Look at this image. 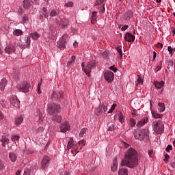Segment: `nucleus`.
Instances as JSON below:
<instances>
[{"label": "nucleus", "instance_id": "18", "mask_svg": "<svg viewBox=\"0 0 175 175\" xmlns=\"http://www.w3.org/2000/svg\"><path fill=\"white\" fill-rule=\"evenodd\" d=\"M133 17V12L132 11H128L123 15L124 20L129 21L130 18Z\"/></svg>", "mask_w": 175, "mask_h": 175}, {"label": "nucleus", "instance_id": "4", "mask_svg": "<svg viewBox=\"0 0 175 175\" xmlns=\"http://www.w3.org/2000/svg\"><path fill=\"white\" fill-rule=\"evenodd\" d=\"M152 126L154 132L159 135L160 133H163L165 131V124H163V122L159 120L157 122L152 123Z\"/></svg>", "mask_w": 175, "mask_h": 175}, {"label": "nucleus", "instance_id": "21", "mask_svg": "<svg viewBox=\"0 0 175 175\" xmlns=\"http://www.w3.org/2000/svg\"><path fill=\"white\" fill-rule=\"evenodd\" d=\"M14 50V46L8 45L5 47V51L7 54H11L12 51Z\"/></svg>", "mask_w": 175, "mask_h": 175}, {"label": "nucleus", "instance_id": "34", "mask_svg": "<svg viewBox=\"0 0 175 175\" xmlns=\"http://www.w3.org/2000/svg\"><path fill=\"white\" fill-rule=\"evenodd\" d=\"M76 59V56L72 55L71 59L67 63L68 66H72L73 64H75V61Z\"/></svg>", "mask_w": 175, "mask_h": 175}, {"label": "nucleus", "instance_id": "60", "mask_svg": "<svg viewBox=\"0 0 175 175\" xmlns=\"http://www.w3.org/2000/svg\"><path fill=\"white\" fill-rule=\"evenodd\" d=\"M128 28H129V26L125 25L122 27V31H126V29H128Z\"/></svg>", "mask_w": 175, "mask_h": 175}, {"label": "nucleus", "instance_id": "13", "mask_svg": "<svg viewBox=\"0 0 175 175\" xmlns=\"http://www.w3.org/2000/svg\"><path fill=\"white\" fill-rule=\"evenodd\" d=\"M36 170V165L33 166V167H31V165H28L24 170L23 175H31V172H33Z\"/></svg>", "mask_w": 175, "mask_h": 175}, {"label": "nucleus", "instance_id": "26", "mask_svg": "<svg viewBox=\"0 0 175 175\" xmlns=\"http://www.w3.org/2000/svg\"><path fill=\"white\" fill-rule=\"evenodd\" d=\"M31 38L33 39V40H38L39 38L40 37V35L38 33V32L31 33L30 34Z\"/></svg>", "mask_w": 175, "mask_h": 175}, {"label": "nucleus", "instance_id": "54", "mask_svg": "<svg viewBox=\"0 0 175 175\" xmlns=\"http://www.w3.org/2000/svg\"><path fill=\"white\" fill-rule=\"evenodd\" d=\"M5 167V163L2 160H0V170H2Z\"/></svg>", "mask_w": 175, "mask_h": 175}, {"label": "nucleus", "instance_id": "46", "mask_svg": "<svg viewBox=\"0 0 175 175\" xmlns=\"http://www.w3.org/2000/svg\"><path fill=\"white\" fill-rule=\"evenodd\" d=\"M137 83H139V84H143L144 79H143V78L142 77V76L138 75V78H137Z\"/></svg>", "mask_w": 175, "mask_h": 175}, {"label": "nucleus", "instance_id": "7", "mask_svg": "<svg viewBox=\"0 0 175 175\" xmlns=\"http://www.w3.org/2000/svg\"><path fill=\"white\" fill-rule=\"evenodd\" d=\"M67 150L69 151V150H71L70 152L72 154H73V151H75V152H79V146L75 144V142H73V139H70V141L67 144Z\"/></svg>", "mask_w": 175, "mask_h": 175}, {"label": "nucleus", "instance_id": "50", "mask_svg": "<svg viewBox=\"0 0 175 175\" xmlns=\"http://www.w3.org/2000/svg\"><path fill=\"white\" fill-rule=\"evenodd\" d=\"M173 150V146H172V145H168L166 148H165V151L167 152H169V151Z\"/></svg>", "mask_w": 175, "mask_h": 175}, {"label": "nucleus", "instance_id": "17", "mask_svg": "<svg viewBox=\"0 0 175 175\" xmlns=\"http://www.w3.org/2000/svg\"><path fill=\"white\" fill-rule=\"evenodd\" d=\"M147 122H148V118H145L137 123V128H142V126H143V125H146Z\"/></svg>", "mask_w": 175, "mask_h": 175}, {"label": "nucleus", "instance_id": "14", "mask_svg": "<svg viewBox=\"0 0 175 175\" xmlns=\"http://www.w3.org/2000/svg\"><path fill=\"white\" fill-rule=\"evenodd\" d=\"M124 39L126 42H135V36L132 35L131 33H126Z\"/></svg>", "mask_w": 175, "mask_h": 175}, {"label": "nucleus", "instance_id": "45", "mask_svg": "<svg viewBox=\"0 0 175 175\" xmlns=\"http://www.w3.org/2000/svg\"><path fill=\"white\" fill-rule=\"evenodd\" d=\"M85 132H87V129H85V128L82 129V130L81 131V132L79 133L80 137H83V136H84V135H85Z\"/></svg>", "mask_w": 175, "mask_h": 175}, {"label": "nucleus", "instance_id": "8", "mask_svg": "<svg viewBox=\"0 0 175 175\" xmlns=\"http://www.w3.org/2000/svg\"><path fill=\"white\" fill-rule=\"evenodd\" d=\"M17 88L18 91L21 92H29V88H31V85L28 82H23L22 84L18 85Z\"/></svg>", "mask_w": 175, "mask_h": 175}, {"label": "nucleus", "instance_id": "41", "mask_svg": "<svg viewBox=\"0 0 175 175\" xmlns=\"http://www.w3.org/2000/svg\"><path fill=\"white\" fill-rule=\"evenodd\" d=\"M152 116L154 118H161V115L157 113L155 111H152Z\"/></svg>", "mask_w": 175, "mask_h": 175}, {"label": "nucleus", "instance_id": "47", "mask_svg": "<svg viewBox=\"0 0 175 175\" xmlns=\"http://www.w3.org/2000/svg\"><path fill=\"white\" fill-rule=\"evenodd\" d=\"M117 106V104H113L112 106L111 107V109L108 111L109 113H111L112 111H114V109H116V107Z\"/></svg>", "mask_w": 175, "mask_h": 175}, {"label": "nucleus", "instance_id": "59", "mask_svg": "<svg viewBox=\"0 0 175 175\" xmlns=\"http://www.w3.org/2000/svg\"><path fill=\"white\" fill-rule=\"evenodd\" d=\"M44 131V129L43 127H39L38 129H37V133H39V132H43Z\"/></svg>", "mask_w": 175, "mask_h": 175}, {"label": "nucleus", "instance_id": "33", "mask_svg": "<svg viewBox=\"0 0 175 175\" xmlns=\"http://www.w3.org/2000/svg\"><path fill=\"white\" fill-rule=\"evenodd\" d=\"M1 143H3L2 144L3 147H5L6 144L9 143V139H8V137H3L1 139Z\"/></svg>", "mask_w": 175, "mask_h": 175}, {"label": "nucleus", "instance_id": "20", "mask_svg": "<svg viewBox=\"0 0 175 175\" xmlns=\"http://www.w3.org/2000/svg\"><path fill=\"white\" fill-rule=\"evenodd\" d=\"M52 121L54 122H57V124H59L62 121V117L59 115H55L52 117Z\"/></svg>", "mask_w": 175, "mask_h": 175}, {"label": "nucleus", "instance_id": "15", "mask_svg": "<svg viewBox=\"0 0 175 175\" xmlns=\"http://www.w3.org/2000/svg\"><path fill=\"white\" fill-rule=\"evenodd\" d=\"M51 97L54 98L55 99L61 100V99H62V98H64V95L62 94V93H59L58 92H53L51 95Z\"/></svg>", "mask_w": 175, "mask_h": 175}, {"label": "nucleus", "instance_id": "12", "mask_svg": "<svg viewBox=\"0 0 175 175\" xmlns=\"http://www.w3.org/2000/svg\"><path fill=\"white\" fill-rule=\"evenodd\" d=\"M104 77L108 83H111L114 80V73L111 71H108L104 74Z\"/></svg>", "mask_w": 175, "mask_h": 175}, {"label": "nucleus", "instance_id": "38", "mask_svg": "<svg viewBox=\"0 0 175 175\" xmlns=\"http://www.w3.org/2000/svg\"><path fill=\"white\" fill-rule=\"evenodd\" d=\"M118 117L120 122L122 123L124 122V121H125V117L124 116V115H122V113L120 112L118 114Z\"/></svg>", "mask_w": 175, "mask_h": 175}, {"label": "nucleus", "instance_id": "3", "mask_svg": "<svg viewBox=\"0 0 175 175\" xmlns=\"http://www.w3.org/2000/svg\"><path fill=\"white\" fill-rule=\"evenodd\" d=\"M61 110V106L59 105L51 103L48 104L47 113L51 116H54L57 114Z\"/></svg>", "mask_w": 175, "mask_h": 175}, {"label": "nucleus", "instance_id": "53", "mask_svg": "<svg viewBox=\"0 0 175 175\" xmlns=\"http://www.w3.org/2000/svg\"><path fill=\"white\" fill-rule=\"evenodd\" d=\"M29 44H31V38L27 37L26 47H29Z\"/></svg>", "mask_w": 175, "mask_h": 175}, {"label": "nucleus", "instance_id": "42", "mask_svg": "<svg viewBox=\"0 0 175 175\" xmlns=\"http://www.w3.org/2000/svg\"><path fill=\"white\" fill-rule=\"evenodd\" d=\"M129 125L131 127L135 126V125H136V120H135L133 118H131L129 120Z\"/></svg>", "mask_w": 175, "mask_h": 175}, {"label": "nucleus", "instance_id": "27", "mask_svg": "<svg viewBox=\"0 0 175 175\" xmlns=\"http://www.w3.org/2000/svg\"><path fill=\"white\" fill-rule=\"evenodd\" d=\"M37 113H38V115H37V116H36V118H38V121H39L40 122H43V118H44L43 117V113H40V111H37Z\"/></svg>", "mask_w": 175, "mask_h": 175}, {"label": "nucleus", "instance_id": "48", "mask_svg": "<svg viewBox=\"0 0 175 175\" xmlns=\"http://www.w3.org/2000/svg\"><path fill=\"white\" fill-rule=\"evenodd\" d=\"M64 6L66 8H72V6H73V2L70 1L68 3H65Z\"/></svg>", "mask_w": 175, "mask_h": 175}, {"label": "nucleus", "instance_id": "63", "mask_svg": "<svg viewBox=\"0 0 175 175\" xmlns=\"http://www.w3.org/2000/svg\"><path fill=\"white\" fill-rule=\"evenodd\" d=\"M68 36V34L63 35L62 37V40H66Z\"/></svg>", "mask_w": 175, "mask_h": 175}, {"label": "nucleus", "instance_id": "58", "mask_svg": "<svg viewBox=\"0 0 175 175\" xmlns=\"http://www.w3.org/2000/svg\"><path fill=\"white\" fill-rule=\"evenodd\" d=\"M152 154H154V151L152 150L148 151V155L150 158H152Z\"/></svg>", "mask_w": 175, "mask_h": 175}, {"label": "nucleus", "instance_id": "1", "mask_svg": "<svg viewBox=\"0 0 175 175\" xmlns=\"http://www.w3.org/2000/svg\"><path fill=\"white\" fill-rule=\"evenodd\" d=\"M122 166L127 167H135L139 165V154L133 148L127 150L124 154V159L122 160Z\"/></svg>", "mask_w": 175, "mask_h": 175}, {"label": "nucleus", "instance_id": "35", "mask_svg": "<svg viewBox=\"0 0 175 175\" xmlns=\"http://www.w3.org/2000/svg\"><path fill=\"white\" fill-rule=\"evenodd\" d=\"M101 55L103 58H107L109 55H110V52L108 51H104L103 52H101Z\"/></svg>", "mask_w": 175, "mask_h": 175}, {"label": "nucleus", "instance_id": "40", "mask_svg": "<svg viewBox=\"0 0 175 175\" xmlns=\"http://www.w3.org/2000/svg\"><path fill=\"white\" fill-rule=\"evenodd\" d=\"M115 129H116V126H114V124L112 123L109 125L107 131L108 132H114Z\"/></svg>", "mask_w": 175, "mask_h": 175}, {"label": "nucleus", "instance_id": "9", "mask_svg": "<svg viewBox=\"0 0 175 175\" xmlns=\"http://www.w3.org/2000/svg\"><path fill=\"white\" fill-rule=\"evenodd\" d=\"M50 157L48 156H44L43 157V159L41 162V168L42 170H46L47 167H49V165H50Z\"/></svg>", "mask_w": 175, "mask_h": 175}, {"label": "nucleus", "instance_id": "57", "mask_svg": "<svg viewBox=\"0 0 175 175\" xmlns=\"http://www.w3.org/2000/svg\"><path fill=\"white\" fill-rule=\"evenodd\" d=\"M110 70L113 72H116L118 70L117 68L114 67L113 66L109 67Z\"/></svg>", "mask_w": 175, "mask_h": 175}, {"label": "nucleus", "instance_id": "55", "mask_svg": "<svg viewBox=\"0 0 175 175\" xmlns=\"http://www.w3.org/2000/svg\"><path fill=\"white\" fill-rule=\"evenodd\" d=\"M155 46L157 49H162L163 47V44L161 42H158Z\"/></svg>", "mask_w": 175, "mask_h": 175}, {"label": "nucleus", "instance_id": "43", "mask_svg": "<svg viewBox=\"0 0 175 175\" xmlns=\"http://www.w3.org/2000/svg\"><path fill=\"white\" fill-rule=\"evenodd\" d=\"M84 146H85V142H84V140H81L79 142V150H81L83 147H84Z\"/></svg>", "mask_w": 175, "mask_h": 175}, {"label": "nucleus", "instance_id": "28", "mask_svg": "<svg viewBox=\"0 0 175 175\" xmlns=\"http://www.w3.org/2000/svg\"><path fill=\"white\" fill-rule=\"evenodd\" d=\"M12 104L16 107L17 106H20V100L17 98H12Z\"/></svg>", "mask_w": 175, "mask_h": 175}, {"label": "nucleus", "instance_id": "2", "mask_svg": "<svg viewBox=\"0 0 175 175\" xmlns=\"http://www.w3.org/2000/svg\"><path fill=\"white\" fill-rule=\"evenodd\" d=\"M96 65L95 60H92L88 63L87 66L84 65V63L81 64L82 70L90 77L91 76V70L94 69Z\"/></svg>", "mask_w": 175, "mask_h": 175}, {"label": "nucleus", "instance_id": "44", "mask_svg": "<svg viewBox=\"0 0 175 175\" xmlns=\"http://www.w3.org/2000/svg\"><path fill=\"white\" fill-rule=\"evenodd\" d=\"M117 51L119 53V55H118V57L120 58V59H121V58H122V50L120 48H117Z\"/></svg>", "mask_w": 175, "mask_h": 175}, {"label": "nucleus", "instance_id": "24", "mask_svg": "<svg viewBox=\"0 0 175 175\" xmlns=\"http://www.w3.org/2000/svg\"><path fill=\"white\" fill-rule=\"evenodd\" d=\"M23 121H24V118H23L22 116L16 118V119L15 120V124H16V126H18L19 125H21V124L23 122Z\"/></svg>", "mask_w": 175, "mask_h": 175}, {"label": "nucleus", "instance_id": "49", "mask_svg": "<svg viewBox=\"0 0 175 175\" xmlns=\"http://www.w3.org/2000/svg\"><path fill=\"white\" fill-rule=\"evenodd\" d=\"M167 50H168V51H169V53H170V54L171 55V57H172V55H173V54H174V53H173V48H172L171 46H169L167 47Z\"/></svg>", "mask_w": 175, "mask_h": 175}, {"label": "nucleus", "instance_id": "61", "mask_svg": "<svg viewBox=\"0 0 175 175\" xmlns=\"http://www.w3.org/2000/svg\"><path fill=\"white\" fill-rule=\"evenodd\" d=\"M170 158V156H169V154H165L164 161L166 162V161H167V159H169Z\"/></svg>", "mask_w": 175, "mask_h": 175}, {"label": "nucleus", "instance_id": "64", "mask_svg": "<svg viewBox=\"0 0 175 175\" xmlns=\"http://www.w3.org/2000/svg\"><path fill=\"white\" fill-rule=\"evenodd\" d=\"M157 58V52L154 51L153 52V59H155Z\"/></svg>", "mask_w": 175, "mask_h": 175}, {"label": "nucleus", "instance_id": "22", "mask_svg": "<svg viewBox=\"0 0 175 175\" xmlns=\"http://www.w3.org/2000/svg\"><path fill=\"white\" fill-rule=\"evenodd\" d=\"M32 5V0H24L23 1V7L25 9H28L29 6Z\"/></svg>", "mask_w": 175, "mask_h": 175}, {"label": "nucleus", "instance_id": "16", "mask_svg": "<svg viewBox=\"0 0 175 175\" xmlns=\"http://www.w3.org/2000/svg\"><path fill=\"white\" fill-rule=\"evenodd\" d=\"M49 18V12L47 11V8H43L42 11L41 12L40 18Z\"/></svg>", "mask_w": 175, "mask_h": 175}, {"label": "nucleus", "instance_id": "31", "mask_svg": "<svg viewBox=\"0 0 175 175\" xmlns=\"http://www.w3.org/2000/svg\"><path fill=\"white\" fill-rule=\"evenodd\" d=\"M159 110L160 113H163V111H165V103H159Z\"/></svg>", "mask_w": 175, "mask_h": 175}, {"label": "nucleus", "instance_id": "10", "mask_svg": "<svg viewBox=\"0 0 175 175\" xmlns=\"http://www.w3.org/2000/svg\"><path fill=\"white\" fill-rule=\"evenodd\" d=\"M69 21L68 19L64 18V16L59 17V19H57V23L60 27H62V28H66L68 25Z\"/></svg>", "mask_w": 175, "mask_h": 175}, {"label": "nucleus", "instance_id": "32", "mask_svg": "<svg viewBox=\"0 0 175 175\" xmlns=\"http://www.w3.org/2000/svg\"><path fill=\"white\" fill-rule=\"evenodd\" d=\"M118 175H128V170L125 168H121L119 170Z\"/></svg>", "mask_w": 175, "mask_h": 175}, {"label": "nucleus", "instance_id": "51", "mask_svg": "<svg viewBox=\"0 0 175 175\" xmlns=\"http://www.w3.org/2000/svg\"><path fill=\"white\" fill-rule=\"evenodd\" d=\"M18 139H20V136H18V135H13L12 137V140L13 142H16V140H18Z\"/></svg>", "mask_w": 175, "mask_h": 175}, {"label": "nucleus", "instance_id": "11", "mask_svg": "<svg viewBox=\"0 0 175 175\" xmlns=\"http://www.w3.org/2000/svg\"><path fill=\"white\" fill-rule=\"evenodd\" d=\"M59 128L60 132H62L63 133L68 132V131H70V125H69V122H68V121L62 123Z\"/></svg>", "mask_w": 175, "mask_h": 175}, {"label": "nucleus", "instance_id": "29", "mask_svg": "<svg viewBox=\"0 0 175 175\" xmlns=\"http://www.w3.org/2000/svg\"><path fill=\"white\" fill-rule=\"evenodd\" d=\"M97 12H92V20H91V23L92 24H95L96 23V16Z\"/></svg>", "mask_w": 175, "mask_h": 175}, {"label": "nucleus", "instance_id": "25", "mask_svg": "<svg viewBox=\"0 0 175 175\" xmlns=\"http://www.w3.org/2000/svg\"><path fill=\"white\" fill-rule=\"evenodd\" d=\"M164 84H165V82H163V81H161L160 82L156 81L154 83V86L156 87V88L161 90V88H162V87H163Z\"/></svg>", "mask_w": 175, "mask_h": 175}, {"label": "nucleus", "instance_id": "5", "mask_svg": "<svg viewBox=\"0 0 175 175\" xmlns=\"http://www.w3.org/2000/svg\"><path fill=\"white\" fill-rule=\"evenodd\" d=\"M148 129H142L138 134H134V136L137 140H144V139H148Z\"/></svg>", "mask_w": 175, "mask_h": 175}, {"label": "nucleus", "instance_id": "6", "mask_svg": "<svg viewBox=\"0 0 175 175\" xmlns=\"http://www.w3.org/2000/svg\"><path fill=\"white\" fill-rule=\"evenodd\" d=\"M107 105L106 103L100 105L96 109L95 113L96 116H107L106 111H107Z\"/></svg>", "mask_w": 175, "mask_h": 175}, {"label": "nucleus", "instance_id": "56", "mask_svg": "<svg viewBox=\"0 0 175 175\" xmlns=\"http://www.w3.org/2000/svg\"><path fill=\"white\" fill-rule=\"evenodd\" d=\"M18 47H20L21 49H25V45H23V43L18 42L17 44Z\"/></svg>", "mask_w": 175, "mask_h": 175}, {"label": "nucleus", "instance_id": "19", "mask_svg": "<svg viewBox=\"0 0 175 175\" xmlns=\"http://www.w3.org/2000/svg\"><path fill=\"white\" fill-rule=\"evenodd\" d=\"M6 84H8V80L6 79L3 78L0 81V89L1 91H3L5 90V87H6Z\"/></svg>", "mask_w": 175, "mask_h": 175}, {"label": "nucleus", "instance_id": "23", "mask_svg": "<svg viewBox=\"0 0 175 175\" xmlns=\"http://www.w3.org/2000/svg\"><path fill=\"white\" fill-rule=\"evenodd\" d=\"M9 158L12 162H16V161H17V154L11 152L9 154Z\"/></svg>", "mask_w": 175, "mask_h": 175}, {"label": "nucleus", "instance_id": "37", "mask_svg": "<svg viewBox=\"0 0 175 175\" xmlns=\"http://www.w3.org/2000/svg\"><path fill=\"white\" fill-rule=\"evenodd\" d=\"M13 33L14 35H15V36H20L23 35V31L20 29H16L15 31H14Z\"/></svg>", "mask_w": 175, "mask_h": 175}, {"label": "nucleus", "instance_id": "39", "mask_svg": "<svg viewBox=\"0 0 175 175\" xmlns=\"http://www.w3.org/2000/svg\"><path fill=\"white\" fill-rule=\"evenodd\" d=\"M65 43H66V41L62 40L58 45L59 49H64L65 48Z\"/></svg>", "mask_w": 175, "mask_h": 175}, {"label": "nucleus", "instance_id": "36", "mask_svg": "<svg viewBox=\"0 0 175 175\" xmlns=\"http://www.w3.org/2000/svg\"><path fill=\"white\" fill-rule=\"evenodd\" d=\"M58 15V11H57L56 10H53L50 13H49V16L51 17H55L56 16Z\"/></svg>", "mask_w": 175, "mask_h": 175}, {"label": "nucleus", "instance_id": "52", "mask_svg": "<svg viewBox=\"0 0 175 175\" xmlns=\"http://www.w3.org/2000/svg\"><path fill=\"white\" fill-rule=\"evenodd\" d=\"M42 85V83H38L37 87V92L38 94H42V92L40 91V87Z\"/></svg>", "mask_w": 175, "mask_h": 175}, {"label": "nucleus", "instance_id": "30", "mask_svg": "<svg viewBox=\"0 0 175 175\" xmlns=\"http://www.w3.org/2000/svg\"><path fill=\"white\" fill-rule=\"evenodd\" d=\"M117 167H118L117 159H115V160H113V165L111 167V171L112 172L117 171Z\"/></svg>", "mask_w": 175, "mask_h": 175}, {"label": "nucleus", "instance_id": "62", "mask_svg": "<svg viewBox=\"0 0 175 175\" xmlns=\"http://www.w3.org/2000/svg\"><path fill=\"white\" fill-rule=\"evenodd\" d=\"M27 21H28V16L25 15V16H23V23H25V22H27Z\"/></svg>", "mask_w": 175, "mask_h": 175}]
</instances>
